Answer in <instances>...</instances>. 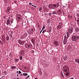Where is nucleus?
Segmentation results:
<instances>
[{
  "label": "nucleus",
  "mask_w": 79,
  "mask_h": 79,
  "mask_svg": "<svg viewBox=\"0 0 79 79\" xmlns=\"http://www.w3.org/2000/svg\"><path fill=\"white\" fill-rule=\"evenodd\" d=\"M63 71L65 76H69L70 73H69V68L66 66L65 65L63 68Z\"/></svg>",
  "instance_id": "nucleus-1"
},
{
  "label": "nucleus",
  "mask_w": 79,
  "mask_h": 79,
  "mask_svg": "<svg viewBox=\"0 0 79 79\" xmlns=\"http://www.w3.org/2000/svg\"><path fill=\"white\" fill-rule=\"evenodd\" d=\"M60 6V4L58 2L56 4H50L48 5L49 8L50 9H56L58 8Z\"/></svg>",
  "instance_id": "nucleus-2"
},
{
  "label": "nucleus",
  "mask_w": 79,
  "mask_h": 79,
  "mask_svg": "<svg viewBox=\"0 0 79 79\" xmlns=\"http://www.w3.org/2000/svg\"><path fill=\"white\" fill-rule=\"evenodd\" d=\"M72 40H73V41H74V42H77V40H78L79 39V36H77V35H75L73 36L72 37Z\"/></svg>",
  "instance_id": "nucleus-3"
},
{
  "label": "nucleus",
  "mask_w": 79,
  "mask_h": 79,
  "mask_svg": "<svg viewBox=\"0 0 79 79\" xmlns=\"http://www.w3.org/2000/svg\"><path fill=\"white\" fill-rule=\"evenodd\" d=\"M31 45L32 44L26 43L25 44V47L27 49H29V48H30L31 47Z\"/></svg>",
  "instance_id": "nucleus-4"
},
{
  "label": "nucleus",
  "mask_w": 79,
  "mask_h": 79,
  "mask_svg": "<svg viewBox=\"0 0 79 79\" xmlns=\"http://www.w3.org/2000/svg\"><path fill=\"white\" fill-rule=\"evenodd\" d=\"M27 33H25L23 35H22L20 38L21 39H25V38L27 37Z\"/></svg>",
  "instance_id": "nucleus-5"
},
{
  "label": "nucleus",
  "mask_w": 79,
  "mask_h": 79,
  "mask_svg": "<svg viewBox=\"0 0 79 79\" xmlns=\"http://www.w3.org/2000/svg\"><path fill=\"white\" fill-rule=\"evenodd\" d=\"M53 45H54V46H56V47L58 46L59 45L58 42L56 40L54 41L53 42Z\"/></svg>",
  "instance_id": "nucleus-6"
},
{
  "label": "nucleus",
  "mask_w": 79,
  "mask_h": 79,
  "mask_svg": "<svg viewBox=\"0 0 79 79\" xmlns=\"http://www.w3.org/2000/svg\"><path fill=\"white\" fill-rule=\"evenodd\" d=\"M16 18H18L20 21L21 20V15L20 14H18L17 15Z\"/></svg>",
  "instance_id": "nucleus-7"
},
{
  "label": "nucleus",
  "mask_w": 79,
  "mask_h": 79,
  "mask_svg": "<svg viewBox=\"0 0 79 79\" xmlns=\"http://www.w3.org/2000/svg\"><path fill=\"white\" fill-rule=\"evenodd\" d=\"M73 32V28H70L68 29V32L71 34Z\"/></svg>",
  "instance_id": "nucleus-8"
},
{
  "label": "nucleus",
  "mask_w": 79,
  "mask_h": 79,
  "mask_svg": "<svg viewBox=\"0 0 79 79\" xmlns=\"http://www.w3.org/2000/svg\"><path fill=\"white\" fill-rule=\"evenodd\" d=\"M72 49V46L70 45H69L68 47V50H71Z\"/></svg>",
  "instance_id": "nucleus-9"
},
{
  "label": "nucleus",
  "mask_w": 79,
  "mask_h": 79,
  "mask_svg": "<svg viewBox=\"0 0 79 79\" xmlns=\"http://www.w3.org/2000/svg\"><path fill=\"white\" fill-rule=\"evenodd\" d=\"M6 24H7V25H8V24L11 25V23H10V21L9 19H8L7 20V23H6Z\"/></svg>",
  "instance_id": "nucleus-10"
},
{
  "label": "nucleus",
  "mask_w": 79,
  "mask_h": 79,
  "mask_svg": "<svg viewBox=\"0 0 79 79\" xmlns=\"http://www.w3.org/2000/svg\"><path fill=\"white\" fill-rule=\"evenodd\" d=\"M1 39L2 41V42H5V38L4 36H2V38Z\"/></svg>",
  "instance_id": "nucleus-11"
},
{
  "label": "nucleus",
  "mask_w": 79,
  "mask_h": 79,
  "mask_svg": "<svg viewBox=\"0 0 79 79\" xmlns=\"http://www.w3.org/2000/svg\"><path fill=\"white\" fill-rule=\"evenodd\" d=\"M52 16V13H48L47 14V17H50Z\"/></svg>",
  "instance_id": "nucleus-12"
},
{
  "label": "nucleus",
  "mask_w": 79,
  "mask_h": 79,
  "mask_svg": "<svg viewBox=\"0 0 79 79\" xmlns=\"http://www.w3.org/2000/svg\"><path fill=\"white\" fill-rule=\"evenodd\" d=\"M18 42L19 44H21V45H23V42L21 41V40H19Z\"/></svg>",
  "instance_id": "nucleus-13"
},
{
  "label": "nucleus",
  "mask_w": 79,
  "mask_h": 79,
  "mask_svg": "<svg viewBox=\"0 0 79 79\" xmlns=\"http://www.w3.org/2000/svg\"><path fill=\"white\" fill-rule=\"evenodd\" d=\"M6 39L7 41H9V40H10V38L9 37V36L7 35L6 36Z\"/></svg>",
  "instance_id": "nucleus-14"
},
{
  "label": "nucleus",
  "mask_w": 79,
  "mask_h": 79,
  "mask_svg": "<svg viewBox=\"0 0 79 79\" xmlns=\"http://www.w3.org/2000/svg\"><path fill=\"white\" fill-rule=\"evenodd\" d=\"M75 31L76 32H78V31H79V29L78 28H76L75 29Z\"/></svg>",
  "instance_id": "nucleus-15"
},
{
  "label": "nucleus",
  "mask_w": 79,
  "mask_h": 79,
  "mask_svg": "<svg viewBox=\"0 0 79 79\" xmlns=\"http://www.w3.org/2000/svg\"><path fill=\"white\" fill-rule=\"evenodd\" d=\"M64 59L65 61H67L68 60V57L65 56L64 57Z\"/></svg>",
  "instance_id": "nucleus-16"
},
{
  "label": "nucleus",
  "mask_w": 79,
  "mask_h": 79,
  "mask_svg": "<svg viewBox=\"0 0 79 79\" xmlns=\"http://www.w3.org/2000/svg\"><path fill=\"white\" fill-rule=\"evenodd\" d=\"M66 41H67V40H64L63 44L64 45H65V44H66Z\"/></svg>",
  "instance_id": "nucleus-17"
},
{
  "label": "nucleus",
  "mask_w": 79,
  "mask_h": 79,
  "mask_svg": "<svg viewBox=\"0 0 79 79\" xmlns=\"http://www.w3.org/2000/svg\"><path fill=\"white\" fill-rule=\"evenodd\" d=\"M10 10H11V8H10V7H8L7 8V12H9V11H10Z\"/></svg>",
  "instance_id": "nucleus-18"
},
{
  "label": "nucleus",
  "mask_w": 79,
  "mask_h": 79,
  "mask_svg": "<svg viewBox=\"0 0 79 79\" xmlns=\"http://www.w3.org/2000/svg\"><path fill=\"white\" fill-rule=\"evenodd\" d=\"M31 42L33 43V44H34L35 42V40L33 39H31Z\"/></svg>",
  "instance_id": "nucleus-19"
},
{
  "label": "nucleus",
  "mask_w": 79,
  "mask_h": 79,
  "mask_svg": "<svg viewBox=\"0 0 79 79\" xmlns=\"http://www.w3.org/2000/svg\"><path fill=\"white\" fill-rule=\"evenodd\" d=\"M45 25H43V27L41 30L43 31V30H44V29H45Z\"/></svg>",
  "instance_id": "nucleus-20"
},
{
  "label": "nucleus",
  "mask_w": 79,
  "mask_h": 79,
  "mask_svg": "<svg viewBox=\"0 0 79 79\" xmlns=\"http://www.w3.org/2000/svg\"><path fill=\"white\" fill-rule=\"evenodd\" d=\"M52 14L53 15H56V11H53L52 12Z\"/></svg>",
  "instance_id": "nucleus-21"
},
{
  "label": "nucleus",
  "mask_w": 79,
  "mask_h": 79,
  "mask_svg": "<svg viewBox=\"0 0 79 79\" xmlns=\"http://www.w3.org/2000/svg\"><path fill=\"white\" fill-rule=\"evenodd\" d=\"M14 60L15 62H18L19 61V59H14Z\"/></svg>",
  "instance_id": "nucleus-22"
},
{
  "label": "nucleus",
  "mask_w": 79,
  "mask_h": 79,
  "mask_svg": "<svg viewBox=\"0 0 79 79\" xmlns=\"http://www.w3.org/2000/svg\"><path fill=\"white\" fill-rule=\"evenodd\" d=\"M16 67L15 66H12L11 67V68L12 69H15L16 68Z\"/></svg>",
  "instance_id": "nucleus-23"
},
{
  "label": "nucleus",
  "mask_w": 79,
  "mask_h": 79,
  "mask_svg": "<svg viewBox=\"0 0 79 79\" xmlns=\"http://www.w3.org/2000/svg\"><path fill=\"white\" fill-rule=\"evenodd\" d=\"M60 75L62 77H64V75H63V72H60Z\"/></svg>",
  "instance_id": "nucleus-24"
},
{
  "label": "nucleus",
  "mask_w": 79,
  "mask_h": 79,
  "mask_svg": "<svg viewBox=\"0 0 79 79\" xmlns=\"http://www.w3.org/2000/svg\"><path fill=\"white\" fill-rule=\"evenodd\" d=\"M57 27L60 29L61 28V25H59L57 26Z\"/></svg>",
  "instance_id": "nucleus-25"
},
{
  "label": "nucleus",
  "mask_w": 79,
  "mask_h": 79,
  "mask_svg": "<svg viewBox=\"0 0 79 79\" xmlns=\"http://www.w3.org/2000/svg\"><path fill=\"white\" fill-rule=\"evenodd\" d=\"M48 52L50 53H53V51H52L51 49L49 50Z\"/></svg>",
  "instance_id": "nucleus-26"
},
{
  "label": "nucleus",
  "mask_w": 79,
  "mask_h": 79,
  "mask_svg": "<svg viewBox=\"0 0 79 79\" xmlns=\"http://www.w3.org/2000/svg\"><path fill=\"white\" fill-rule=\"evenodd\" d=\"M19 59L20 60H22V59H23V57L22 56H20Z\"/></svg>",
  "instance_id": "nucleus-27"
},
{
  "label": "nucleus",
  "mask_w": 79,
  "mask_h": 79,
  "mask_svg": "<svg viewBox=\"0 0 79 79\" xmlns=\"http://www.w3.org/2000/svg\"><path fill=\"white\" fill-rule=\"evenodd\" d=\"M29 34H33V32L30 31H29Z\"/></svg>",
  "instance_id": "nucleus-28"
},
{
  "label": "nucleus",
  "mask_w": 79,
  "mask_h": 79,
  "mask_svg": "<svg viewBox=\"0 0 79 79\" xmlns=\"http://www.w3.org/2000/svg\"><path fill=\"white\" fill-rule=\"evenodd\" d=\"M64 40H67V37H66V36H64Z\"/></svg>",
  "instance_id": "nucleus-29"
},
{
  "label": "nucleus",
  "mask_w": 79,
  "mask_h": 79,
  "mask_svg": "<svg viewBox=\"0 0 79 79\" xmlns=\"http://www.w3.org/2000/svg\"><path fill=\"white\" fill-rule=\"evenodd\" d=\"M31 31H33V32H34V31H35V29L34 28H33L31 30Z\"/></svg>",
  "instance_id": "nucleus-30"
},
{
  "label": "nucleus",
  "mask_w": 79,
  "mask_h": 79,
  "mask_svg": "<svg viewBox=\"0 0 79 79\" xmlns=\"http://www.w3.org/2000/svg\"><path fill=\"white\" fill-rule=\"evenodd\" d=\"M24 51H21V54H24Z\"/></svg>",
  "instance_id": "nucleus-31"
},
{
  "label": "nucleus",
  "mask_w": 79,
  "mask_h": 79,
  "mask_svg": "<svg viewBox=\"0 0 79 79\" xmlns=\"http://www.w3.org/2000/svg\"><path fill=\"white\" fill-rule=\"evenodd\" d=\"M47 32V30H44L42 32V33H44V32Z\"/></svg>",
  "instance_id": "nucleus-32"
},
{
  "label": "nucleus",
  "mask_w": 79,
  "mask_h": 79,
  "mask_svg": "<svg viewBox=\"0 0 79 79\" xmlns=\"http://www.w3.org/2000/svg\"><path fill=\"white\" fill-rule=\"evenodd\" d=\"M42 10V7H40L39 8V10L40 11H41V10Z\"/></svg>",
  "instance_id": "nucleus-33"
},
{
  "label": "nucleus",
  "mask_w": 79,
  "mask_h": 79,
  "mask_svg": "<svg viewBox=\"0 0 79 79\" xmlns=\"http://www.w3.org/2000/svg\"><path fill=\"white\" fill-rule=\"evenodd\" d=\"M77 17H78V18H79V13L77 14Z\"/></svg>",
  "instance_id": "nucleus-34"
},
{
  "label": "nucleus",
  "mask_w": 79,
  "mask_h": 79,
  "mask_svg": "<svg viewBox=\"0 0 79 79\" xmlns=\"http://www.w3.org/2000/svg\"><path fill=\"white\" fill-rule=\"evenodd\" d=\"M77 22H79V18H77Z\"/></svg>",
  "instance_id": "nucleus-35"
},
{
  "label": "nucleus",
  "mask_w": 79,
  "mask_h": 79,
  "mask_svg": "<svg viewBox=\"0 0 79 79\" xmlns=\"http://www.w3.org/2000/svg\"><path fill=\"white\" fill-rule=\"evenodd\" d=\"M1 45H3V42H2L1 41Z\"/></svg>",
  "instance_id": "nucleus-36"
},
{
  "label": "nucleus",
  "mask_w": 79,
  "mask_h": 79,
  "mask_svg": "<svg viewBox=\"0 0 79 79\" xmlns=\"http://www.w3.org/2000/svg\"><path fill=\"white\" fill-rule=\"evenodd\" d=\"M21 73V72H20V71H19V74H20Z\"/></svg>",
  "instance_id": "nucleus-37"
},
{
  "label": "nucleus",
  "mask_w": 79,
  "mask_h": 79,
  "mask_svg": "<svg viewBox=\"0 0 79 79\" xmlns=\"http://www.w3.org/2000/svg\"><path fill=\"white\" fill-rule=\"evenodd\" d=\"M28 74L27 73H25V76H27Z\"/></svg>",
  "instance_id": "nucleus-38"
},
{
  "label": "nucleus",
  "mask_w": 79,
  "mask_h": 79,
  "mask_svg": "<svg viewBox=\"0 0 79 79\" xmlns=\"http://www.w3.org/2000/svg\"><path fill=\"white\" fill-rule=\"evenodd\" d=\"M23 76H25V73H23L22 74Z\"/></svg>",
  "instance_id": "nucleus-39"
},
{
  "label": "nucleus",
  "mask_w": 79,
  "mask_h": 79,
  "mask_svg": "<svg viewBox=\"0 0 79 79\" xmlns=\"http://www.w3.org/2000/svg\"><path fill=\"white\" fill-rule=\"evenodd\" d=\"M32 6H34V7H35V8H37V6H35L34 5H32Z\"/></svg>",
  "instance_id": "nucleus-40"
},
{
  "label": "nucleus",
  "mask_w": 79,
  "mask_h": 79,
  "mask_svg": "<svg viewBox=\"0 0 79 79\" xmlns=\"http://www.w3.org/2000/svg\"><path fill=\"white\" fill-rule=\"evenodd\" d=\"M38 27V28H39V27H40V25H39V24H38L37 25Z\"/></svg>",
  "instance_id": "nucleus-41"
},
{
  "label": "nucleus",
  "mask_w": 79,
  "mask_h": 79,
  "mask_svg": "<svg viewBox=\"0 0 79 79\" xmlns=\"http://www.w3.org/2000/svg\"><path fill=\"white\" fill-rule=\"evenodd\" d=\"M22 43H23V44H24L25 43V41H23V42H22Z\"/></svg>",
  "instance_id": "nucleus-42"
},
{
  "label": "nucleus",
  "mask_w": 79,
  "mask_h": 79,
  "mask_svg": "<svg viewBox=\"0 0 79 79\" xmlns=\"http://www.w3.org/2000/svg\"><path fill=\"white\" fill-rule=\"evenodd\" d=\"M77 24L78 26H79V22H77Z\"/></svg>",
  "instance_id": "nucleus-43"
},
{
  "label": "nucleus",
  "mask_w": 79,
  "mask_h": 79,
  "mask_svg": "<svg viewBox=\"0 0 79 79\" xmlns=\"http://www.w3.org/2000/svg\"><path fill=\"white\" fill-rule=\"evenodd\" d=\"M31 53H34V51H33V50H31Z\"/></svg>",
  "instance_id": "nucleus-44"
},
{
  "label": "nucleus",
  "mask_w": 79,
  "mask_h": 79,
  "mask_svg": "<svg viewBox=\"0 0 79 79\" xmlns=\"http://www.w3.org/2000/svg\"><path fill=\"white\" fill-rule=\"evenodd\" d=\"M10 24H12V23H13V21L12 20L10 21Z\"/></svg>",
  "instance_id": "nucleus-45"
},
{
  "label": "nucleus",
  "mask_w": 79,
  "mask_h": 79,
  "mask_svg": "<svg viewBox=\"0 0 79 79\" xmlns=\"http://www.w3.org/2000/svg\"><path fill=\"white\" fill-rule=\"evenodd\" d=\"M42 31H43V30H41L40 31V34H41V32H42Z\"/></svg>",
  "instance_id": "nucleus-46"
},
{
  "label": "nucleus",
  "mask_w": 79,
  "mask_h": 79,
  "mask_svg": "<svg viewBox=\"0 0 79 79\" xmlns=\"http://www.w3.org/2000/svg\"><path fill=\"white\" fill-rule=\"evenodd\" d=\"M29 5H32V3H29Z\"/></svg>",
  "instance_id": "nucleus-47"
},
{
  "label": "nucleus",
  "mask_w": 79,
  "mask_h": 79,
  "mask_svg": "<svg viewBox=\"0 0 79 79\" xmlns=\"http://www.w3.org/2000/svg\"><path fill=\"white\" fill-rule=\"evenodd\" d=\"M58 11L60 12L61 11V9H59Z\"/></svg>",
  "instance_id": "nucleus-48"
},
{
  "label": "nucleus",
  "mask_w": 79,
  "mask_h": 79,
  "mask_svg": "<svg viewBox=\"0 0 79 79\" xmlns=\"http://www.w3.org/2000/svg\"><path fill=\"white\" fill-rule=\"evenodd\" d=\"M28 79V77H26V78H25V79Z\"/></svg>",
  "instance_id": "nucleus-49"
},
{
  "label": "nucleus",
  "mask_w": 79,
  "mask_h": 79,
  "mask_svg": "<svg viewBox=\"0 0 79 79\" xmlns=\"http://www.w3.org/2000/svg\"><path fill=\"white\" fill-rule=\"evenodd\" d=\"M69 36H68V34H67V39L68 38V37Z\"/></svg>",
  "instance_id": "nucleus-50"
},
{
  "label": "nucleus",
  "mask_w": 79,
  "mask_h": 79,
  "mask_svg": "<svg viewBox=\"0 0 79 79\" xmlns=\"http://www.w3.org/2000/svg\"><path fill=\"white\" fill-rule=\"evenodd\" d=\"M6 18V16H4V19H5Z\"/></svg>",
  "instance_id": "nucleus-51"
},
{
  "label": "nucleus",
  "mask_w": 79,
  "mask_h": 79,
  "mask_svg": "<svg viewBox=\"0 0 79 79\" xmlns=\"http://www.w3.org/2000/svg\"><path fill=\"white\" fill-rule=\"evenodd\" d=\"M47 14H44V15H45L46 16H47Z\"/></svg>",
  "instance_id": "nucleus-52"
},
{
  "label": "nucleus",
  "mask_w": 79,
  "mask_h": 79,
  "mask_svg": "<svg viewBox=\"0 0 79 79\" xmlns=\"http://www.w3.org/2000/svg\"><path fill=\"white\" fill-rule=\"evenodd\" d=\"M14 2H15V3H16V1H14Z\"/></svg>",
  "instance_id": "nucleus-53"
},
{
  "label": "nucleus",
  "mask_w": 79,
  "mask_h": 79,
  "mask_svg": "<svg viewBox=\"0 0 79 79\" xmlns=\"http://www.w3.org/2000/svg\"><path fill=\"white\" fill-rule=\"evenodd\" d=\"M29 76H30L29 75H28V76H27V77H28H28H29Z\"/></svg>",
  "instance_id": "nucleus-54"
},
{
  "label": "nucleus",
  "mask_w": 79,
  "mask_h": 79,
  "mask_svg": "<svg viewBox=\"0 0 79 79\" xmlns=\"http://www.w3.org/2000/svg\"><path fill=\"white\" fill-rule=\"evenodd\" d=\"M20 76H23V74H21L20 75Z\"/></svg>",
  "instance_id": "nucleus-55"
},
{
  "label": "nucleus",
  "mask_w": 79,
  "mask_h": 79,
  "mask_svg": "<svg viewBox=\"0 0 79 79\" xmlns=\"http://www.w3.org/2000/svg\"><path fill=\"white\" fill-rule=\"evenodd\" d=\"M2 42V41H1V40H0V43H1Z\"/></svg>",
  "instance_id": "nucleus-56"
},
{
  "label": "nucleus",
  "mask_w": 79,
  "mask_h": 79,
  "mask_svg": "<svg viewBox=\"0 0 79 79\" xmlns=\"http://www.w3.org/2000/svg\"><path fill=\"white\" fill-rule=\"evenodd\" d=\"M17 74H18V71H17Z\"/></svg>",
  "instance_id": "nucleus-57"
},
{
  "label": "nucleus",
  "mask_w": 79,
  "mask_h": 79,
  "mask_svg": "<svg viewBox=\"0 0 79 79\" xmlns=\"http://www.w3.org/2000/svg\"><path fill=\"white\" fill-rule=\"evenodd\" d=\"M61 25H63V24H62V23H60Z\"/></svg>",
  "instance_id": "nucleus-58"
},
{
  "label": "nucleus",
  "mask_w": 79,
  "mask_h": 79,
  "mask_svg": "<svg viewBox=\"0 0 79 79\" xmlns=\"http://www.w3.org/2000/svg\"><path fill=\"white\" fill-rule=\"evenodd\" d=\"M24 68L25 69H26V67H25Z\"/></svg>",
  "instance_id": "nucleus-59"
},
{
  "label": "nucleus",
  "mask_w": 79,
  "mask_h": 79,
  "mask_svg": "<svg viewBox=\"0 0 79 79\" xmlns=\"http://www.w3.org/2000/svg\"><path fill=\"white\" fill-rule=\"evenodd\" d=\"M17 76H18V74H17Z\"/></svg>",
  "instance_id": "nucleus-60"
},
{
  "label": "nucleus",
  "mask_w": 79,
  "mask_h": 79,
  "mask_svg": "<svg viewBox=\"0 0 79 79\" xmlns=\"http://www.w3.org/2000/svg\"><path fill=\"white\" fill-rule=\"evenodd\" d=\"M75 20H76V18L75 19Z\"/></svg>",
  "instance_id": "nucleus-61"
},
{
  "label": "nucleus",
  "mask_w": 79,
  "mask_h": 79,
  "mask_svg": "<svg viewBox=\"0 0 79 79\" xmlns=\"http://www.w3.org/2000/svg\"><path fill=\"white\" fill-rule=\"evenodd\" d=\"M12 39H14V38H13Z\"/></svg>",
  "instance_id": "nucleus-62"
},
{
  "label": "nucleus",
  "mask_w": 79,
  "mask_h": 79,
  "mask_svg": "<svg viewBox=\"0 0 79 79\" xmlns=\"http://www.w3.org/2000/svg\"><path fill=\"white\" fill-rule=\"evenodd\" d=\"M23 0V1H24V0Z\"/></svg>",
  "instance_id": "nucleus-63"
},
{
  "label": "nucleus",
  "mask_w": 79,
  "mask_h": 79,
  "mask_svg": "<svg viewBox=\"0 0 79 79\" xmlns=\"http://www.w3.org/2000/svg\"><path fill=\"white\" fill-rule=\"evenodd\" d=\"M2 77H1V78H2Z\"/></svg>",
  "instance_id": "nucleus-64"
}]
</instances>
